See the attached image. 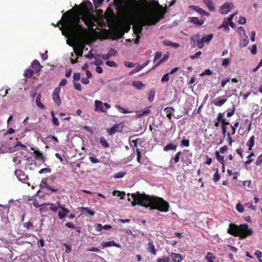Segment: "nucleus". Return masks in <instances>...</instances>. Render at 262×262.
Wrapping results in <instances>:
<instances>
[{"mask_svg":"<svg viewBox=\"0 0 262 262\" xmlns=\"http://www.w3.org/2000/svg\"><path fill=\"white\" fill-rule=\"evenodd\" d=\"M229 124L228 122H225V123H222V134L224 137H225L226 135L227 132V127L226 126Z\"/></svg>","mask_w":262,"mask_h":262,"instance_id":"obj_43","label":"nucleus"},{"mask_svg":"<svg viewBox=\"0 0 262 262\" xmlns=\"http://www.w3.org/2000/svg\"><path fill=\"white\" fill-rule=\"evenodd\" d=\"M41 97V94H38L37 96V97H36V99L35 100V102H36L37 106L39 108L43 110V109H45V107L43 105V104L41 102V101H40Z\"/></svg>","mask_w":262,"mask_h":262,"instance_id":"obj_27","label":"nucleus"},{"mask_svg":"<svg viewBox=\"0 0 262 262\" xmlns=\"http://www.w3.org/2000/svg\"><path fill=\"white\" fill-rule=\"evenodd\" d=\"M115 107L117 108L120 112L127 114V113H132L133 112L131 111H129L128 110L125 109L119 105H116Z\"/></svg>","mask_w":262,"mask_h":262,"instance_id":"obj_38","label":"nucleus"},{"mask_svg":"<svg viewBox=\"0 0 262 262\" xmlns=\"http://www.w3.org/2000/svg\"><path fill=\"white\" fill-rule=\"evenodd\" d=\"M207 262H214L215 259V256L211 252H208L205 256Z\"/></svg>","mask_w":262,"mask_h":262,"instance_id":"obj_31","label":"nucleus"},{"mask_svg":"<svg viewBox=\"0 0 262 262\" xmlns=\"http://www.w3.org/2000/svg\"><path fill=\"white\" fill-rule=\"evenodd\" d=\"M218 121L221 122L222 123H225L226 120L224 118V115L223 113H219L216 119Z\"/></svg>","mask_w":262,"mask_h":262,"instance_id":"obj_41","label":"nucleus"},{"mask_svg":"<svg viewBox=\"0 0 262 262\" xmlns=\"http://www.w3.org/2000/svg\"><path fill=\"white\" fill-rule=\"evenodd\" d=\"M250 51H251V53L252 54H256V53H257V47H256V45H252L251 48H250Z\"/></svg>","mask_w":262,"mask_h":262,"instance_id":"obj_56","label":"nucleus"},{"mask_svg":"<svg viewBox=\"0 0 262 262\" xmlns=\"http://www.w3.org/2000/svg\"><path fill=\"white\" fill-rule=\"evenodd\" d=\"M95 17L93 15L87 11H85L82 14V20L90 28H92L94 26Z\"/></svg>","mask_w":262,"mask_h":262,"instance_id":"obj_8","label":"nucleus"},{"mask_svg":"<svg viewBox=\"0 0 262 262\" xmlns=\"http://www.w3.org/2000/svg\"><path fill=\"white\" fill-rule=\"evenodd\" d=\"M220 178V176L219 174L218 169H217L216 171L213 174V180L214 182H217L219 180Z\"/></svg>","mask_w":262,"mask_h":262,"instance_id":"obj_52","label":"nucleus"},{"mask_svg":"<svg viewBox=\"0 0 262 262\" xmlns=\"http://www.w3.org/2000/svg\"><path fill=\"white\" fill-rule=\"evenodd\" d=\"M101 245L103 248L113 246L117 248H121V246L118 244H116L114 241H111L110 242H103L101 243Z\"/></svg>","mask_w":262,"mask_h":262,"instance_id":"obj_15","label":"nucleus"},{"mask_svg":"<svg viewBox=\"0 0 262 262\" xmlns=\"http://www.w3.org/2000/svg\"><path fill=\"white\" fill-rule=\"evenodd\" d=\"M233 7V3H226L220 7L219 11L222 14H226L230 11Z\"/></svg>","mask_w":262,"mask_h":262,"instance_id":"obj_10","label":"nucleus"},{"mask_svg":"<svg viewBox=\"0 0 262 262\" xmlns=\"http://www.w3.org/2000/svg\"><path fill=\"white\" fill-rule=\"evenodd\" d=\"M249 43V39L247 35L241 36L240 46L241 48L246 47Z\"/></svg>","mask_w":262,"mask_h":262,"instance_id":"obj_18","label":"nucleus"},{"mask_svg":"<svg viewBox=\"0 0 262 262\" xmlns=\"http://www.w3.org/2000/svg\"><path fill=\"white\" fill-rule=\"evenodd\" d=\"M213 36V34H209L202 37L200 41L197 43V47L200 49L202 48L204 46V43H209L212 39Z\"/></svg>","mask_w":262,"mask_h":262,"instance_id":"obj_11","label":"nucleus"},{"mask_svg":"<svg viewBox=\"0 0 262 262\" xmlns=\"http://www.w3.org/2000/svg\"><path fill=\"white\" fill-rule=\"evenodd\" d=\"M228 100V97L223 96L222 98L217 97L213 102V104L216 106H222Z\"/></svg>","mask_w":262,"mask_h":262,"instance_id":"obj_13","label":"nucleus"},{"mask_svg":"<svg viewBox=\"0 0 262 262\" xmlns=\"http://www.w3.org/2000/svg\"><path fill=\"white\" fill-rule=\"evenodd\" d=\"M169 73L164 75L161 78V81L162 82H167L169 80Z\"/></svg>","mask_w":262,"mask_h":262,"instance_id":"obj_57","label":"nucleus"},{"mask_svg":"<svg viewBox=\"0 0 262 262\" xmlns=\"http://www.w3.org/2000/svg\"><path fill=\"white\" fill-rule=\"evenodd\" d=\"M51 170L50 168H42V169H41L39 171V174H42V173H51Z\"/></svg>","mask_w":262,"mask_h":262,"instance_id":"obj_50","label":"nucleus"},{"mask_svg":"<svg viewBox=\"0 0 262 262\" xmlns=\"http://www.w3.org/2000/svg\"><path fill=\"white\" fill-rule=\"evenodd\" d=\"M203 2L210 11L215 10L214 4L211 0H203Z\"/></svg>","mask_w":262,"mask_h":262,"instance_id":"obj_21","label":"nucleus"},{"mask_svg":"<svg viewBox=\"0 0 262 262\" xmlns=\"http://www.w3.org/2000/svg\"><path fill=\"white\" fill-rule=\"evenodd\" d=\"M192 7L194 10L202 15L208 16L209 15L208 12H206L203 9L198 7V6H192Z\"/></svg>","mask_w":262,"mask_h":262,"instance_id":"obj_22","label":"nucleus"},{"mask_svg":"<svg viewBox=\"0 0 262 262\" xmlns=\"http://www.w3.org/2000/svg\"><path fill=\"white\" fill-rule=\"evenodd\" d=\"M113 194L120 197L121 199H123L124 196L125 195V193L123 191L115 190L113 192Z\"/></svg>","mask_w":262,"mask_h":262,"instance_id":"obj_40","label":"nucleus"},{"mask_svg":"<svg viewBox=\"0 0 262 262\" xmlns=\"http://www.w3.org/2000/svg\"><path fill=\"white\" fill-rule=\"evenodd\" d=\"M51 115L52 116V122L55 125V126H59V122H58V119L56 117H54V114L53 112L51 113Z\"/></svg>","mask_w":262,"mask_h":262,"instance_id":"obj_48","label":"nucleus"},{"mask_svg":"<svg viewBox=\"0 0 262 262\" xmlns=\"http://www.w3.org/2000/svg\"><path fill=\"white\" fill-rule=\"evenodd\" d=\"M101 55L98 54L96 55L94 57L95 61L93 62V64L96 66H98L103 64L102 61L100 59V58L101 57Z\"/></svg>","mask_w":262,"mask_h":262,"instance_id":"obj_32","label":"nucleus"},{"mask_svg":"<svg viewBox=\"0 0 262 262\" xmlns=\"http://www.w3.org/2000/svg\"><path fill=\"white\" fill-rule=\"evenodd\" d=\"M31 149L34 151L33 152L35 154V157L37 160H40L42 162L45 161V157L39 151L35 150L33 147L31 148Z\"/></svg>","mask_w":262,"mask_h":262,"instance_id":"obj_19","label":"nucleus"},{"mask_svg":"<svg viewBox=\"0 0 262 262\" xmlns=\"http://www.w3.org/2000/svg\"><path fill=\"white\" fill-rule=\"evenodd\" d=\"M170 258L168 257H165L163 258H158L157 262H169Z\"/></svg>","mask_w":262,"mask_h":262,"instance_id":"obj_64","label":"nucleus"},{"mask_svg":"<svg viewBox=\"0 0 262 262\" xmlns=\"http://www.w3.org/2000/svg\"><path fill=\"white\" fill-rule=\"evenodd\" d=\"M13 148H16V150H19L20 148L26 150L28 149L27 145L26 144H22L20 141H17V143L13 147Z\"/></svg>","mask_w":262,"mask_h":262,"instance_id":"obj_28","label":"nucleus"},{"mask_svg":"<svg viewBox=\"0 0 262 262\" xmlns=\"http://www.w3.org/2000/svg\"><path fill=\"white\" fill-rule=\"evenodd\" d=\"M230 59L226 58L223 59V60L222 61V65L224 67H227L230 64Z\"/></svg>","mask_w":262,"mask_h":262,"instance_id":"obj_49","label":"nucleus"},{"mask_svg":"<svg viewBox=\"0 0 262 262\" xmlns=\"http://www.w3.org/2000/svg\"><path fill=\"white\" fill-rule=\"evenodd\" d=\"M164 44L166 46H170L173 48H178L180 47V45L178 43L172 42L170 41L165 40L164 41Z\"/></svg>","mask_w":262,"mask_h":262,"instance_id":"obj_26","label":"nucleus"},{"mask_svg":"<svg viewBox=\"0 0 262 262\" xmlns=\"http://www.w3.org/2000/svg\"><path fill=\"white\" fill-rule=\"evenodd\" d=\"M174 111V110L172 107H166L164 109V111H165L166 113V116L169 118V119H171L172 112Z\"/></svg>","mask_w":262,"mask_h":262,"instance_id":"obj_34","label":"nucleus"},{"mask_svg":"<svg viewBox=\"0 0 262 262\" xmlns=\"http://www.w3.org/2000/svg\"><path fill=\"white\" fill-rule=\"evenodd\" d=\"M219 29L222 28H224L225 30H227L229 29L228 26L227 25V23L226 22H223V23L219 27Z\"/></svg>","mask_w":262,"mask_h":262,"instance_id":"obj_63","label":"nucleus"},{"mask_svg":"<svg viewBox=\"0 0 262 262\" xmlns=\"http://www.w3.org/2000/svg\"><path fill=\"white\" fill-rule=\"evenodd\" d=\"M45 205H50L49 209L53 212H58V216L60 220L64 219L70 212V210L66 207L64 204H61L57 202L56 203H44Z\"/></svg>","mask_w":262,"mask_h":262,"instance_id":"obj_6","label":"nucleus"},{"mask_svg":"<svg viewBox=\"0 0 262 262\" xmlns=\"http://www.w3.org/2000/svg\"><path fill=\"white\" fill-rule=\"evenodd\" d=\"M176 148L177 145L170 143L168 144L164 147V150L167 151L170 150H175Z\"/></svg>","mask_w":262,"mask_h":262,"instance_id":"obj_36","label":"nucleus"},{"mask_svg":"<svg viewBox=\"0 0 262 262\" xmlns=\"http://www.w3.org/2000/svg\"><path fill=\"white\" fill-rule=\"evenodd\" d=\"M123 127V124L122 123H118L114 125L111 128L107 130V133L110 135H113L117 132H118L119 128Z\"/></svg>","mask_w":262,"mask_h":262,"instance_id":"obj_12","label":"nucleus"},{"mask_svg":"<svg viewBox=\"0 0 262 262\" xmlns=\"http://www.w3.org/2000/svg\"><path fill=\"white\" fill-rule=\"evenodd\" d=\"M80 15L73 12L72 9L67 11L63 15L58 24L61 22V26L60 29L62 34L68 39L67 40V43L72 46L71 41L75 40L78 38H84L88 35V31L86 29L83 28L80 23Z\"/></svg>","mask_w":262,"mask_h":262,"instance_id":"obj_2","label":"nucleus"},{"mask_svg":"<svg viewBox=\"0 0 262 262\" xmlns=\"http://www.w3.org/2000/svg\"><path fill=\"white\" fill-rule=\"evenodd\" d=\"M202 52L201 51L197 52L194 55H191L190 56L191 59H194L195 58H198L201 55Z\"/></svg>","mask_w":262,"mask_h":262,"instance_id":"obj_59","label":"nucleus"},{"mask_svg":"<svg viewBox=\"0 0 262 262\" xmlns=\"http://www.w3.org/2000/svg\"><path fill=\"white\" fill-rule=\"evenodd\" d=\"M181 144L182 146L188 147L189 145V141L188 140H183L181 142Z\"/></svg>","mask_w":262,"mask_h":262,"instance_id":"obj_61","label":"nucleus"},{"mask_svg":"<svg viewBox=\"0 0 262 262\" xmlns=\"http://www.w3.org/2000/svg\"><path fill=\"white\" fill-rule=\"evenodd\" d=\"M61 88L59 86L56 88L53 92L52 98L55 103L58 105H60L61 101L59 97V93L60 92Z\"/></svg>","mask_w":262,"mask_h":262,"instance_id":"obj_9","label":"nucleus"},{"mask_svg":"<svg viewBox=\"0 0 262 262\" xmlns=\"http://www.w3.org/2000/svg\"><path fill=\"white\" fill-rule=\"evenodd\" d=\"M171 257L174 262H181L182 260L181 255L178 253H172L171 254Z\"/></svg>","mask_w":262,"mask_h":262,"instance_id":"obj_24","label":"nucleus"},{"mask_svg":"<svg viewBox=\"0 0 262 262\" xmlns=\"http://www.w3.org/2000/svg\"><path fill=\"white\" fill-rule=\"evenodd\" d=\"M114 3L124 16L123 27L126 32L130 30L132 25H134L135 20L139 19L144 13L145 4L150 3L146 1L141 3L137 0H128L124 3L123 0H114Z\"/></svg>","mask_w":262,"mask_h":262,"instance_id":"obj_3","label":"nucleus"},{"mask_svg":"<svg viewBox=\"0 0 262 262\" xmlns=\"http://www.w3.org/2000/svg\"><path fill=\"white\" fill-rule=\"evenodd\" d=\"M147 246V250L152 255H155L156 254V250L153 242L151 239H149Z\"/></svg>","mask_w":262,"mask_h":262,"instance_id":"obj_17","label":"nucleus"},{"mask_svg":"<svg viewBox=\"0 0 262 262\" xmlns=\"http://www.w3.org/2000/svg\"><path fill=\"white\" fill-rule=\"evenodd\" d=\"M117 54V51L114 49H111L107 54L105 55H101V58L104 60H107L110 59L112 56H114Z\"/></svg>","mask_w":262,"mask_h":262,"instance_id":"obj_14","label":"nucleus"},{"mask_svg":"<svg viewBox=\"0 0 262 262\" xmlns=\"http://www.w3.org/2000/svg\"><path fill=\"white\" fill-rule=\"evenodd\" d=\"M166 9L159 3H146L144 6V13L136 20L133 27L134 33L136 35L135 43H139L140 34L144 27L154 26L164 18Z\"/></svg>","mask_w":262,"mask_h":262,"instance_id":"obj_1","label":"nucleus"},{"mask_svg":"<svg viewBox=\"0 0 262 262\" xmlns=\"http://www.w3.org/2000/svg\"><path fill=\"white\" fill-rule=\"evenodd\" d=\"M236 13L230 15L228 18L224 19L223 21L226 22L228 26V25H229L231 26V27H233L234 23L232 21V19H233L234 16L236 14Z\"/></svg>","mask_w":262,"mask_h":262,"instance_id":"obj_23","label":"nucleus"},{"mask_svg":"<svg viewBox=\"0 0 262 262\" xmlns=\"http://www.w3.org/2000/svg\"><path fill=\"white\" fill-rule=\"evenodd\" d=\"M238 126V122L235 123V124H234L233 125H231V127L232 131V135H234L235 133L236 129Z\"/></svg>","mask_w":262,"mask_h":262,"instance_id":"obj_58","label":"nucleus"},{"mask_svg":"<svg viewBox=\"0 0 262 262\" xmlns=\"http://www.w3.org/2000/svg\"><path fill=\"white\" fill-rule=\"evenodd\" d=\"M168 56L167 55H165L163 58L159 60L155 65V66L154 67V68H155L156 67L158 66V65H159L161 62H162L163 61H165V60H166L168 58Z\"/></svg>","mask_w":262,"mask_h":262,"instance_id":"obj_60","label":"nucleus"},{"mask_svg":"<svg viewBox=\"0 0 262 262\" xmlns=\"http://www.w3.org/2000/svg\"><path fill=\"white\" fill-rule=\"evenodd\" d=\"M126 174V172L120 171L115 173L114 176L115 178H122Z\"/></svg>","mask_w":262,"mask_h":262,"instance_id":"obj_45","label":"nucleus"},{"mask_svg":"<svg viewBox=\"0 0 262 262\" xmlns=\"http://www.w3.org/2000/svg\"><path fill=\"white\" fill-rule=\"evenodd\" d=\"M106 65L110 67H117V63L114 61H106L105 62Z\"/></svg>","mask_w":262,"mask_h":262,"instance_id":"obj_47","label":"nucleus"},{"mask_svg":"<svg viewBox=\"0 0 262 262\" xmlns=\"http://www.w3.org/2000/svg\"><path fill=\"white\" fill-rule=\"evenodd\" d=\"M31 67L34 69L36 72H38L40 71L41 67L39 62L37 60H34L32 63Z\"/></svg>","mask_w":262,"mask_h":262,"instance_id":"obj_20","label":"nucleus"},{"mask_svg":"<svg viewBox=\"0 0 262 262\" xmlns=\"http://www.w3.org/2000/svg\"><path fill=\"white\" fill-rule=\"evenodd\" d=\"M150 110L148 108H144L143 111H142L141 113H140V114H138L137 115V116L138 117H140L144 115H146V114L150 113Z\"/></svg>","mask_w":262,"mask_h":262,"instance_id":"obj_46","label":"nucleus"},{"mask_svg":"<svg viewBox=\"0 0 262 262\" xmlns=\"http://www.w3.org/2000/svg\"><path fill=\"white\" fill-rule=\"evenodd\" d=\"M228 232L232 235L239 236L244 238L252 234V230L246 224L239 225L230 224Z\"/></svg>","mask_w":262,"mask_h":262,"instance_id":"obj_5","label":"nucleus"},{"mask_svg":"<svg viewBox=\"0 0 262 262\" xmlns=\"http://www.w3.org/2000/svg\"><path fill=\"white\" fill-rule=\"evenodd\" d=\"M236 209L237 211L240 213H242L244 211V208L243 205L240 204H237L236 206Z\"/></svg>","mask_w":262,"mask_h":262,"instance_id":"obj_55","label":"nucleus"},{"mask_svg":"<svg viewBox=\"0 0 262 262\" xmlns=\"http://www.w3.org/2000/svg\"><path fill=\"white\" fill-rule=\"evenodd\" d=\"M254 136H251L247 142L246 143V145L249 147V150H251L252 147L254 145Z\"/></svg>","mask_w":262,"mask_h":262,"instance_id":"obj_30","label":"nucleus"},{"mask_svg":"<svg viewBox=\"0 0 262 262\" xmlns=\"http://www.w3.org/2000/svg\"><path fill=\"white\" fill-rule=\"evenodd\" d=\"M190 21L191 23L198 26H201L204 24V21L203 20H199L198 17H191Z\"/></svg>","mask_w":262,"mask_h":262,"instance_id":"obj_29","label":"nucleus"},{"mask_svg":"<svg viewBox=\"0 0 262 262\" xmlns=\"http://www.w3.org/2000/svg\"><path fill=\"white\" fill-rule=\"evenodd\" d=\"M100 142L102 146H103L104 147H109V145L106 141V140L103 137H101L100 138Z\"/></svg>","mask_w":262,"mask_h":262,"instance_id":"obj_44","label":"nucleus"},{"mask_svg":"<svg viewBox=\"0 0 262 262\" xmlns=\"http://www.w3.org/2000/svg\"><path fill=\"white\" fill-rule=\"evenodd\" d=\"M212 74V71L210 70L206 69V70H205L204 72H203V73H202L200 74V76H205V75H211Z\"/></svg>","mask_w":262,"mask_h":262,"instance_id":"obj_54","label":"nucleus"},{"mask_svg":"<svg viewBox=\"0 0 262 262\" xmlns=\"http://www.w3.org/2000/svg\"><path fill=\"white\" fill-rule=\"evenodd\" d=\"M133 85L138 90L142 89L144 86L142 82L139 81L133 82Z\"/></svg>","mask_w":262,"mask_h":262,"instance_id":"obj_35","label":"nucleus"},{"mask_svg":"<svg viewBox=\"0 0 262 262\" xmlns=\"http://www.w3.org/2000/svg\"><path fill=\"white\" fill-rule=\"evenodd\" d=\"M162 56V53L160 52H156L154 59V63H155V64L161 59Z\"/></svg>","mask_w":262,"mask_h":262,"instance_id":"obj_39","label":"nucleus"},{"mask_svg":"<svg viewBox=\"0 0 262 262\" xmlns=\"http://www.w3.org/2000/svg\"><path fill=\"white\" fill-rule=\"evenodd\" d=\"M80 210L81 212L84 213H87L90 215H91V216L94 215V214H95V211L90 209L88 207H81L80 208Z\"/></svg>","mask_w":262,"mask_h":262,"instance_id":"obj_25","label":"nucleus"},{"mask_svg":"<svg viewBox=\"0 0 262 262\" xmlns=\"http://www.w3.org/2000/svg\"><path fill=\"white\" fill-rule=\"evenodd\" d=\"M95 111L96 112L106 113L111 108V105L107 103H103L100 100H96L94 101Z\"/></svg>","mask_w":262,"mask_h":262,"instance_id":"obj_7","label":"nucleus"},{"mask_svg":"<svg viewBox=\"0 0 262 262\" xmlns=\"http://www.w3.org/2000/svg\"><path fill=\"white\" fill-rule=\"evenodd\" d=\"M237 31L240 35V37L243 35H246V33H245V31L244 28L242 27H239L237 29Z\"/></svg>","mask_w":262,"mask_h":262,"instance_id":"obj_53","label":"nucleus"},{"mask_svg":"<svg viewBox=\"0 0 262 262\" xmlns=\"http://www.w3.org/2000/svg\"><path fill=\"white\" fill-rule=\"evenodd\" d=\"M155 95V91L151 90L148 94V100L149 101L151 102L154 100Z\"/></svg>","mask_w":262,"mask_h":262,"instance_id":"obj_51","label":"nucleus"},{"mask_svg":"<svg viewBox=\"0 0 262 262\" xmlns=\"http://www.w3.org/2000/svg\"><path fill=\"white\" fill-rule=\"evenodd\" d=\"M103 0H93L94 4L96 7H99Z\"/></svg>","mask_w":262,"mask_h":262,"instance_id":"obj_62","label":"nucleus"},{"mask_svg":"<svg viewBox=\"0 0 262 262\" xmlns=\"http://www.w3.org/2000/svg\"><path fill=\"white\" fill-rule=\"evenodd\" d=\"M131 198H128V201H130L132 199L134 200L132 202L133 206L140 205L146 208L150 207L151 209H157L161 212H166L168 211V204L162 198L150 197L139 192L132 194Z\"/></svg>","mask_w":262,"mask_h":262,"instance_id":"obj_4","label":"nucleus"},{"mask_svg":"<svg viewBox=\"0 0 262 262\" xmlns=\"http://www.w3.org/2000/svg\"><path fill=\"white\" fill-rule=\"evenodd\" d=\"M215 156L218 161L223 165V167L224 168V158L223 156L220 155L219 152L216 151L215 152Z\"/></svg>","mask_w":262,"mask_h":262,"instance_id":"obj_33","label":"nucleus"},{"mask_svg":"<svg viewBox=\"0 0 262 262\" xmlns=\"http://www.w3.org/2000/svg\"><path fill=\"white\" fill-rule=\"evenodd\" d=\"M200 35L196 34L195 35L192 36L190 38V44L192 47H195L197 46V43L200 41Z\"/></svg>","mask_w":262,"mask_h":262,"instance_id":"obj_16","label":"nucleus"},{"mask_svg":"<svg viewBox=\"0 0 262 262\" xmlns=\"http://www.w3.org/2000/svg\"><path fill=\"white\" fill-rule=\"evenodd\" d=\"M33 72L30 69H27L25 70L24 76L26 78H31L33 76Z\"/></svg>","mask_w":262,"mask_h":262,"instance_id":"obj_37","label":"nucleus"},{"mask_svg":"<svg viewBox=\"0 0 262 262\" xmlns=\"http://www.w3.org/2000/svg\"><path fill=\"white\" fill-rule=\"evenodd\" d=\"M181 154V152L180 151H179L178 152H177L176 154L174 157L173 158H172L170 160V163H172L173 161L175 163H178L179 161L180 156Z\"/></svg>","mask_w":262,"mask_h":262,"instance_id":"obj_42","label":"nucleus"}]
</instances>
